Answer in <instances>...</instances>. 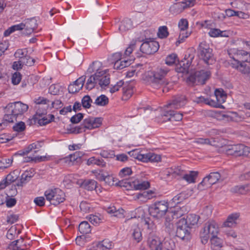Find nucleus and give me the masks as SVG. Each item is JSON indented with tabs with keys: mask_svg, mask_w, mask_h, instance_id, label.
Instances as JSON below:
<instances>
[{
	"mask_svg": "<svg viewBox=\"0 0 250 250\" xmlns=\"http://www.w3.org/2000/svg\"><path fill=\"white\" fill-rule=\"evenodd\" d=\"M28 108V106L21 102L8 104L5 107V114L3 117L4 121L13 123L18 118L21 117Z\"/></svg>",
	"mask_w": 250,
	"mask_h": 250,
	"instance_id": "nucleus-2",
	"label": "nucleus"
},
{
	"mask_svg": "<svg viewBox=\"0 0 250 250\" xmlns=\"http://www.w3.org/2000/svg\"><path fill=\"white\" fill-rule=\"evenodd\" d=\"M187 103L186 97L184 95L175 97L171 102L166 105L167 108L163 115L167 118L166 121H180L182 119L183 114L172 110V109H178L184 106Z\"/></svg>",
	"mask_w": 250,
	"mask_h": 250,
	"instance_id": "nucleus-1",
	"label": "nucleus"
},
{
	"mask_svg": "<svg viewBox=\"0 0 250 250\" xmlns=\"http://www.w3.org/2000/svg\"><path fill=\"white\" fill-rule=\"evenodd\" d=\"M198 53L200 58L207 64L210 65L215 62V60L212 53V49L206 42H202L200 43Z\"/></svg>",
	"mask_w": 250,
	"mask_h": 250,
	"instance_id": "nucleus-7",
	"label": "nucleus"
},
{
	"mask_svg": "<svg viewBox=\"0 0 250 250\" xmlns=\"http://www.w3.org/2000/svg\"><path fill=\"white\" fill-rule=\"evenodd\" d=\"M214 95L218 104H221L226 101L227 94L222 89H216Z\"/></svg>",
	"mask_w": 250,
	"mask_h": 250,
	"instance_id": "nucleus-23",
	"label": "nucleus"
},
{
	"mask_svg": "<svg viewBox=\"0 0 250 250\" xmlns=\"http://www.w3.org/2000/svg\"><path fill=\"white\" fill-rule=\"evenodd\" d=\"M108 103V99L104 95H101L98 97L94 104L99 106H105Z\"/></svg>",
	"mask_w": 250,
	"mask_h": 250,
	"instance_id": "nucleus-37",
	"label": "nucleus"
},
{
	"mask_svg": "<svg viewBox=\"0 0 250 250\" xmlns=\"http://www.w3.org/2000/svg\"><path fill=\"white\" fill-rule=\"evenodd\" d=\"M148 156L150 157L148 161L151 162H158L161 160V157L160 155L154 153L149 152Z\"/></svg>",
	"mask_w": 250,
	"mask_h": 250,
	"instance_id": "nucleus-58",
	"label": "nucleus"
},
{
	"mask_svg": "<svg viewBox=\"0 0 250 250\" xmlns=\"http://www.w3.org/2000/svg\"><path fill=\"white\" fill-rule=\"evenodd\" d=\"M67 130L69 133L72 134H79L85 131V129H84L82 125L80 126L67 129Z\"/></svg>",
	"mask_w": 250,
	"mask_h": 250,
	"instance_id": "nucleus-53",
	"label": "nucleus"
},
{
	"mask_svg": "<svg viewBox=\"0 0 250 250\" xmlns=\"http://www.w3.org/2000/svg\"><path fill=\"white\" fill-rule=\"evenodd\" d=\"M238 55H241V62H250V53L244 50H239Z\"/></svg>",
	"mask_w": 250,
	"mask_h": 250,
	"instance_id": "nucleus-45",
	"label": "nucleus"
},
{
	"mask_svg": "<svg viewBox=\"0 0 250 250\" xmlns=\"http://www.w3.org/2000/svg\"><path fill=\"white\" fill-rule=\"evenodd\" d=\"M240 216V213L236 212L230 214L224 223V226L227 227H232L235 225L236 223V221L239 218Z\"/></svg>",
	"mask_w": 250,
	"mask_h": 250,
	"instance_id": "nucleus-19",
	"label": "nucleus"
},
{
	"mask_svg": "<svg viewBox=\"0 0 250 250\" xmlns=\"http://www.w3.org/2000/svg\"><path fill=\"white\" fill-rule=\"evenodd\" d=\"M99 178L101 181H104L108 185H114V178L112 176H110L107 173H101L99 174Z\"/></svg>",
	"mask_w": 250,
	"mask_h": 250,
	"instance_id": "nucleus-28",
	"label": "nucleus"
},
{
	"mask_svg": "<svg viewBox=\"0 0 250 250\" xmlns=\"http://www.w3.org/2000/svg\"><path fill=\"white\" fill-rule=\"evenodd\" d=\"M244 145L237 144L231 146L233 151V156L235 157L241 156L243 155V149Z\"/></svg>",
	"mask_w": 250,
	"mask_h": 250,
	"instance_id": "nucleus-36",
	"label": "nucleus"
},
{
	"mask_svg": "<svg viewBox=\"0 0 250 250\" xmlns=\"http://www.w3.org/2000/svg\"><path fill=\"white\" fill-rule=\"evenodd\" d=\"M210 75V71L203 70L191 72L187 78L186 82L190 86L204 84Z\"/></svg>",
	"mask_w": 250,
	"mask_h": 250,
	"instance_id": "nucleus-5",
	"label": "nucleus"
},
{
	"mask_svg": "<svg viewBox=\"0 0 250 250\" xmlns=\"http://www.w3.org/2000/svg\"><path fill=\"white\" fill-rule=\"evenodd\" d=\"M44 195L47 201L52 205L57 206L65 200V193L59 188L49 189L47 190Z\"/></svg>",
	"mask_w": 250,
	"mask_h": 250,
	"instance_id": "nucleus-8",
	"label": "nucleus"
},
{
	"mask_svg": "<svg viewBox=\"0 0 250 250\" xmlns=\"http://www.w3.org/2000/svg\"><path fill=\"white\" fill-rule=\"evenodd\" d=\"M177 60V56L175 54H171L167 56L165 60L166 63L169 65H172L175 63Z\"/></svg>",
	"mask_w": 250,
	"mask_h": 250,
	"instance_id": "nucleus-42",
	"label": "nucleus"
},
{
	"mask_svg": "<svg viewBox=\"0 0 250 250\" xmlns=\"http://www.w3.org/2000/svg\"><path fill=\"white\" fill-rule=\"evenodd\" d=\"M200 236L201 243L204 245L207 244L209 238L208 234L206 233H204V231L201 230L200 232Z\"/></svg>",
	"mask_w": 250,
	"mask_h": 250,
	"instance_id": "nucleus-63",
	"label": "nucleus"
},
{
	"mask_svg": "<svg viewBox=\"0 0 250 250\" xmlns=\"http://www.w3.org/2000/svg\"><path fill=\"white\" fill-rule=\"evenodd\" d=\"M133 189L135 190H145L150 187V184L148 181H142L140 182L138 180L134 181L133 184Z\"/></svg>",
	"mask_w": 250,
	"mask_h": 250,
	"instance_id": "nucleus-25",
	"label": "nucleus"
},
{
	"mask_svg": "<svg viewBox=\"0 0 250 250\" xmlns=\"http://www.w3.org/2000/svg\"><path fill=\"white\" fill-rule=\"evenodd\" d=\"M189 34L187 32L180 31L179 35L178 40L176 42V45H179L180 43L183 42L185 39L188 37Z\"/></svg>",
	"mask_w": 250,
	"mask_h": 250,
	"instance_id": "nucleus-59",
	"label": "nucleus"
},
{
	"mask_svg": "<svg viewBox=\"0 0 250 250\" xmlns=\"http://www.w3.org/2000/svg\"><path fill=\"white\" fill-rule=\"evenodd\" d=\"M92 122L93 121H92L91 117L85 119L83 120V124L82 125L83 126L84 129L85 130V129H93Z\"/></svg>",
	"mask_w": 250,
	"mask_h": 250,
	"instance_id": "nucleus-54",
	"label": "nucleus"
},
{
	"mask_svg": "<svg viewBox=\"0 0 250 250\" xmlns=\"http://www.w3.org/2000/svg\"><path fill=\"white\" fill-rule=\"evenodd\" d=\"M202 230L204 231V233L208 234L209 236L211 235L212 236H214L217 235L219 228L217 224L212 221L206 223Z\"/></svg>",
	"mask_w": 250,
	"mask_h": 250,
	"instance_id": "nucleus-12",
	"label": "nucleus"
},
{
	"mask_svg": "<svg viewBox=\"0 0 250 250\" xmlns=\"http://www.w3.org/2000/svg\"><path fill=\"white\" fill-rule=\"evenodd\" d=\"M13 162V158L2 159L0 160V169L9 167Z\"/></svg>",
	"mask_w": 250,
	"mask_h": 250,
	"instance_id": "nucleus-50",
	"label": "nucleus"
},
{
	"mask_svg": "<svg viewBox=\"0 0 250 250\" xmlns=\"http://www.w3.org/2000/svg\"><path fill=\"white\" fill-rule=\"evenodd\" d=\"M133 184H134V181L129 179L122 180L115 184L117 186L126 188L127 190L133 189Z\"/></svg>",
	"mask_w": 250,
	"mask_h": 250,
	"instance_id": "nucleus-29",
	"label": "nucleus"
},
{
	"mask_svg": "<svg viewBox=\"0 0 250 250\" xmlns=\"http://www.w3.org/2000/svg\"><path fill=\"white\" fill-rule=\"evenodd\" d=\"M54 119V116L52 114L45 115L39 119L37 123L41 126L50 123Z\"/></svg>",
	"mask_w": 250,
	"mask_h": 250,
	"instance_id": "nucleus-31",
	"label": "nucleus"
},
{
	"mask_svg": "<svg viewBox=\"0 0 250 250\" xmlns=\"http://www.w3.org/2000/svg\"><path fill=\"white\" fill-rule=\"evenodd\" d=\"M132 236L137 242H139L142 240V233L140 228L137 227L134 229Z\"/></svg>",
	"mask_w": 250,
	"mask_h": 250,
	"instance_id": "nucleus-51",
	"label": "nucleus"
},
{
	"mask_svg": "<svg viewBox=\"0 0 250 250\" xmlns=\"http://www.w3.org/2000/svg\"><path fill=\"white\" fill-rule=\"evenodd\" d=\"M188 23L187 19H182L178 23V27L180 29V31L186 32L188 28Z\"/></svg>",
	"mask_w": 250,
	"mask_h": 250,
	"instance_id": "nucleus-52",
	"label": "nucleus"
},
{
	"mask_svg": "<svg viewBox=\"0 0 250 250\" xmlns=\"http://www.w3.org/2000/svg\"><path fill=\"white\" fill-rule=\"evenodd\" d=\"M22 75L20 72L14 73L12 77V83L14 85L19 84L21 80Z\"/></svg>",
	"mask_w": 250,
	"mask_h": 250,
	"instance_id": "nucleus-56",
	"label": "nucleus"
},
{
	"mask_svg": "<svg viewBox=\"0 0 250 250\" xmlns=\"http://www.w3.org/2000/svg\"><path fill=\"white\" fill-rule=\"evenodd\" d=\"M97 182L94 180L87 179L84 180L81 184V187L88 190H93L97 187Z\"/></svg>",
	"mask_w": 250,
	"mask_h": 250,
	"instance_id": "nucleus-21",
	"label": "nucleus"
},
{
	"mask_svg": "<svg viewBox=\"0 0 250 250\" xmlns=\"http://www.w3.org/2000/svg\"><path fill=\"white\" fill-rule=\"evenodd\" d=\"M8 248L12 250H24L25 246L23 243V239L21 237L20 239L13 241L9 245Z\"/></svg>",
	"mask_w": 250,
	"mask_h": 250,
	"instance_id": "nucleus-18",
	"label": "nucleus"
},
{
	"mask_svg": "<svg viewBox=\"0 0 250 250\" xmlns=\"http://www.w3.org/2000/svg\"><path fill=\"white\" fill-rule=\"evenodd\" d=\"M98 247L101 249L102 250H107L112 248V242L108 240H104L102 242L99 243Z\"/></svg>",
	"mask_w": 250,
	"mask_h": 250,
	"instance_id": "nucleus-40",
	"label": "nucleus"
},
{
	"mask_svg": "<svg viewBox=\"0 0 250 250\" xmlns=\"http://www.w3.org/2000/svg\"><path fill=\"white\" fill-rule=\"evenodd\" d=\"M31 177H32V176L29 175L28 174V172H27V173L25 172V173H23L21 176V178L20 179V181H18L16 183V185L19 187V186H21V187L23 186V184H25L28 181H29L30 180Z\"/></svg>",
	"mask_w": 250,
	"mask_h": 250,
	"instance_id": "nucleus-39",
	"label": "nucleus"
},
{
	"mask_svg": "<svg viewBox=\"0 0 250 250\" xmlns=\"http://www.w3.org/2000/svg\"><path fill=\"white\" fill-rule=\"evenodd\" d=\"M191 228L186 225L185 218L180 219L177 223L176 236L181 239L188 241L191 238Z\"/></svg>",
	"mask_w": 250,
	"mask_h": 250,
	"instance_id": "nucleus-9",
	"label": "nucleus"
},
{
	"mask_svg": "<svg viewBox=\"0 0 250 250\" xmlns=\"http://www.w3.org/2000/svg\"><path fill=\"white\" fill-rule=\"evenodd\" d=\"M233 117L231 116L230 113L225 114L221 113L218 116V119L223 120L226 122H229L233 120Z\"/></svg>",
	"mask_w": 250,
	"mask_h": 250,
	"instance_id": "nucleus-60",
	"label": "nucleus"
},
{
	"mask_svg": "<svg viewBox=\"0 0 250 250\" xmlns=\"http://www.w3.org/2000/svg\"><path fill=\"white\" fill-rule=\"evenodd\" d=\"M159 48L158 42L153 41H145L140 46V51L147 55L152 54L158 51Z\"/></svg>",
	"mask_w": 250,
	"mask_h": 250,
	"instance_id": "nucleus-10",
	"label": "nucleus"
},
{
	"mask_svg": "<svg viewBox=\"0 0 250 250\" xmlns=\"http://www.w3.org/2000/svg\"><path fill=\"white\" fill-rule=\"evenodd\" d=\"M198 174V172L197 171H190L188 174H184L182 178L189 183H194Z\"/></svg>",
	"mask_w": 250,
	"mask_h": 250,
	"instance_id": "nucleus-32",
	"label": "nucleus"
},
{
	"mask_svg": "<svg viewBox=\"0 0 250 250\" xmlns=\"http://www.w3.org/2000/svg\"><path fill=\"white\" fill-rule=\"evenodd\" d=\"M161 245V250H173L175 247L174 241L169 238H165Z\"/></svg>",
	"mask_w": 250,
	"mask_h": 250,
	"instance_id": "nucleus-24",
	"label": "nucleus"
},
{
	"mask_svg": "<svg viewBox=\"0 0 250 250\" xmlns=\"http://www.w3.org/2000/svg\"><path fill=\"white\" fill-rule=\"evenodd\" d=\"M208 177L209 178L211 184L213 185L218 182L221 178V175L218 172H213L210 173Z\"/></svg>",
	"mask_w": 250,
	"mask_h": 250,
	"instance_id": "nucleus-43",
	"label": "nucleus"
},
{
	"mask_svg": "<svg viewBox=\"0 0 250 250\" xmlns=\"http://www.w3.org/2000/svg\"><path fill=\"white\" fill-rule=\"evenodd\" d=\"M85 76H82L79 78H78L77 80H76L75 82H74V83L78 87H79V86H80L81 89L83 86L84 83L85 81Z\"/></svg>",
	"mask_w": 250,
	"mask_h": 250,
	"instance_id": "nucleus-62",
	"label": "nucleus"
},
{
	"mask_svg": "<svg viewBox=\"0 0 250 250\" xmlns=\"http://www.w3.org/2000/svg\"><path fill=\"white\" fill-rule=\"evenodd\" d=\"M49 91L52 95H57L60 91L59 86L55 84H52L49 88Z\"/></svg>",
	"mask_w": 250,
	"mask_h": 250,
	"instance_id": "nucleus-64",
	"label": "nucleus"
},
{
	"mask_svg": "<svg viewBox=\"0 0 250 250\" xmlns=\"http://www.w3.org/2000/svg\"><path fill=\"white\" fill-rule=\"evenodd\" d=\"M20 62H22V65L25 64L27 66H31L34 64L35 60L26 55L23 59H21V60H20Z\"/></svg>",
	"mask_w": 250,
	"mask_h": 250,
	"instance_id": "nucleus-41",
	"label": "nucleus"
},
{
	"mask_svg": "<svg viewBox=\"0 0 250 250\" xmlns=\"http://www.w3.org/2000/svg\"><path fill=\"white\" fill-rule=\"evenodd\" d=\"M87 165L89 166L91 165H96L102 167L105 166V162L103 159H96L94 157L89 158L87 161Z\"/></svg>",
	"mask_w": 250,
	"mask_h": 250,
	"instance_id": "nucleus-34",
	"label": "nucleus"
},
{
	"mask_svg": "<svg viewBox=\"0 0 250 250\" xmlns=\"http://www.w3.org/2000/svg\"><path fill=\"white\" fill-rule=\"evenodd\" d=\"M233 68H235L243 74H248L250 73V64H246L237 60L234 59L233 62L231 63Z\"/></svg>",
	"mask_w": 250,
	"mask_h": 250,
	"instance_id": "nucleus-14",
	"label": "nucleus"
},
{
	"mask_svg": "<svg viewBox=\"0 0 250 250\" xmlns=\"http://www.w3.org/2000/svg\"><path fill=\"white\" fill-rule=\"evenodd\" d=\"M147 243L151 250H161V241L160 238L156 236L155 233H149Z\"/></svg>",
	"mask_w": 250,
	"mask_h": 250,
	"instance_id": "nucleus-11",
	"label": "nucleus"
},
{
	"mask_svg": "<svg viewBox=\"0 0 250 250\" xmlns=\"http://www.w3.org/2000/svg\"><path fill=\"white\" fill-rule=\"evenodd\" d=\"M168 205L167 202L163 200L157 201L151 205L148 208L149 214L152 217L160 219L167 212Z\"/></svg>",
	"mask_w": 250,
	"mask_h": 250,
	"instance_id": "nucleus-6",
	"label": "nucleus"
},
{
	"mask_svg": "<svg viewBox=\"0 0 250 250\" xmlns=\"http://www.w3.org/2000/svg\"><path fill=\"white\" fill-rule=\"evenodd\" d=\"M211 185H212V184H211L209 178L208 176H207L205 177L202 181L198 185V188L200 190H202L205 188L210 187Z\"/></svg>",
	"mask_w": 250,
	"mask_h": 250,
	"instance_id": "nucleus-38",
	"label": "nucleus"
},
{
	"mask_svg": "<svg viewBox=\"0 0 250 250\" xmlns=\"http://www.w3.org/2000/svg\"><path fill=\"white\" fill-rule=\"evenodd\" d=\"M37 22L36 19L34 18L24 20L23 22L24 28L23 34L25 35L31 34L37 27Z\"/></svg>",
	"mask_w": 250,
	"mask_h": 250,
	"instance_id": "nucleus-13",
	"label": "nucleus"
},
{
	"mask_svg": "<svg viewBox=\"0 0 250 250\" xmlns=\"http://www.w3.org/2000/svg\"><path fill=\"white\" fill-rule=\"evenodd\" d=\"M46 114V110H44L42 111H41L39 109H38L36 112V113L33 116L31 120V123H33V122H34V124L37 123V121L39 119H40L41 118H42L44 115H45Z\"/></svg>",
	"mask_w": 250,
	"mask_h": 250,
	"instance_id": "nucleus-49",
	"label": "nucleus"
},
{
	"mask_svg": "<svg viewBox=\"0 0 250 250\" xmlns=\"http://www.w3.org/2000/svg\"><path fill=\"white\" fill-rule=\"evenodd\" d=\"M145 224L147 225V228L148 230V233L152 232L155 233V231L156 230V226L153 223V221H152L149 218L145 219Z\"/></svg>",
	"mask_w": 250,
	"mask_h": 250,
	"instance_id": "nucleus-44",
	"label": "nucleus"
},
{
	"mask_svg": "<svg viewBox=\"0 0 250 250\" xmlns=\"http://www.w3.org/2000/svg\"><path fill=\"white\" fill-rule=\"evenodd\" d=\"M102 63L101 62L98 61H95L92 62V63L89 66L87 69V72L89 73L97 72L103 71L101 69Z\"/></svg>",
	"mask_w": 250,
	"mask_h": 250,
	"instance_id": "nucleus-27",
	"label": "nucleus"
},
{
	"mask_svg": "<svg viewBox=\"0 0 250 250\" xmlns=\"http://www.w3.org/2000/svg\"><path fill=\"white\" fill-rule=\"evenodd\" d=\"M190 64L191 62L188 61H182L176 65V70L179 73H188Z\"/></svg>",
	"mask_w": 250,
	"mask_h": 250,
	"instance_id": "nucleus-17",
	"label": "nucleus"
},
{
	"mask_svg": "<svg viewBox=\"0 0 250 250\" xmlns=\"http://www.w3.org/2000/svg\"><path fill=\"white\" fill-rule=\"evenodd\" d=\"M250 191V185L236 186L231 188V191L241 194H246Z\"/></svg>",
	"mask_w": 250,
	"mask_h": 250,
	"instance_id": "nucleus-22",
	"label": "nucleus"
},
{
	"mask_svg": "<svg viewBox=\"0 0 250 250\" xmlns=\"http://www.w3.org/2000/svg\"><path fill=\"white\" fill-rule=\"evenodd\" d=\"M113 57L118 59L114 64V68L115 69H122L125 67L129 66L131 64V60H123L120 59V53H116L113 55Z\"/></svg>",
	"mask_w": 250,
	"mask_h": 250,
	"instance_id": "nucleus-15",
	"label": "nucleus"
},
{
	"mask_svg": "<svg viewBox=\"0 0 250 250\" xmlns=\"http://www.w3.org/2000/svg\"><path fill=\"white\" fill-rule=\"evenodd\" d=\"M103 71L95 72L88 79L85 88L91 90L95 87L96 84L98 83L102 88H105L110 83V76L107 73V69Z\"/></svg>",
	"mask_w": 250,
	"mask_h": 250,
	"instance_id": "nucleus-3",
	"label": "nucleus"
},
{
	"mask_svg": "<svg viewBox=\"0 0 250 250\" xmlns=\"http://www.w3.org/2000/svg\"><path fill=\"white\" fill-rule=\"evenodd\" d=\"M64 159L66 162L69 161L70 162L72 163V165H79L82 162V160L79 159L78 158V156L76 155L75 153H74L72 154H70L69 157H66Z\"/></svg>",
	"mask_w": 250,
	"mask_h": 250,
	"instance_id": "nucleus-35",
	"label": "nucleus"
},
{
	"mask_svg": "<svg viewBox=\"0 0 250 250\" xmlns=\"http://www.w3.org/2000/svg\"><path fill=\"white\" fill-rule=\"evenodd\" d=\"M13 129L14 131L18 132H22L25 129V123L21 121L20 122L16 124L15 125L13 126Z\"/></svg>",
	"mask_w": 250,
	"mask_h": 250,
	"instance_id": "nucleus-55",
	"label": "nucleus"
},
{
	"mask_svg": "<svg viewBox=\"0 0 250 250\" xmlns=\"http://www.w3.org/2000/svg\"><path fill=\"white\" fill-rule=\"evenodd\" d=\"M132 27V23L130 20L128 19H124L121 23L119 27V29L121 32L126 31Z\"/></svg>",
	"mask_w": 250,
	"mask_h": 250,
	"instance_id": "nucleus-33",
	"label": "nucleus"
},
{
	"mask_svg": "<svg viewBox=\"0 0 250 250\" xmlns=\"http://www.w3.org/2000/svg\"><path fill=\"white\" fill-rule=\"evenodd\" d=\"M157 34L160 38L164 39L167 38L168 35L167 27L166 26H160L159 28Z\"/></svg>",
	"mask_w": 250,
	"mask_h": 250,
	"instance_id": "nucleus-47",
	"label": "nucleus"
},
{
	"mask_svg": "<svg viewBox=\"0 0 250 250\" xmlns=\"http://www.w3.org/2000/svg\"><path fill=\"white\" fill-rule=\"evenodd\" d=\"M196 0H185V1L180 2L174 4L170 7L171 10L178 9L177 12H181L185 8L193 6Z\"/></svg>",
	"mask_w": 250,
	"mask_h": 250,
	"instance_id": "nucleus-16",
	"label": "nucleus"
},
{
	"mask_svg": "<svg viewBox=\"0 0 250 250\" xmlns=\"http://www.w3.org/2000/svg\"><path fill=\"white\" fill-rule=\"evenodd\" d=\"M87 218L93 225H97L102 222V219L99 216L90 214Z\"/></svg>",
	"mask_w": 250,
	"mask_h": 250,
	"instance_id": "nucleus-46",
	"label": "nucleus"
},
{
	"mask_svg": "<svg viewBox=\"0 0 250 250\" xmlns=\"http://www.w3.org/2000/svg\"><path fill=\"white\" fill-rule=\"evenodd\" d=\"M210 241L212 249L216 250L222 247V240L218 237L217 235L211 236Z\"/></svg>",
	"mask_w": 250,
	"mask_h": 250,
	"instance_id": "nucleus-30",
	"label": "nucleus"
},
{
	"mask_svg": "<svg viewBox=\"0 0 250 250\" xmlns=\"http://www.w3.org/2000/svg\"><path fill=\"white\" fill-rule=\"evenodd\" d=\"M136 42V41H132L131 42L129 46L126 49L125 52V56H129L130 54L132 52L133 49L135 47Z\"/></svg>",
	"mask_w": 250,
	"mask_h": 250,
	"instance_id": "nucleus-61",
	"label": "nucleus"
},
{
	"mask_svg": "<svg viewBox=\"0 0 250 250\" xmlns=\"http://www.w3.org/2000/svg\"><path fill=\"white\" fill-rule=\"evenodd\" d=\"M169 69L167 68H157L155 70L148 71L146 75V79L153 86L167 84L168 83L166 81L165 77L167 75Z\"/></svg>",
	"mask_w": 250,
	"mask_h": 250,
	"instance_id": "nucleus-4",
	"label": "nucleus"
},
{
	"mask_svg": "<svg viewBox=\"0 0 250 250\" xmlns=\"http://www.w3.org/2000/svg\"><path fill=\"white\" fill-rule=\"evenodd\" d=\"M92 100L89 95L84 96L82 99V104L84 108H89Z\"/></svg>",
	"mask_w": 250,
	"mask_h": 250,
	"instance_id": "nucleus-48",
	"label": "nucleus"
},
{
	"mask_svg": "<svg viewBox=\"0 0 250 250\" xmlns=\"http://www.w3.org/2000/svg\"><path fill=\"white\" fill-rule=\"evenodd\" d=\"M79 230L82 234H86L90 232L91 226L86 221L81 222L79 226Z\"/></svg>",
	"mask_w": 250,
	"mask_h": 250,
	"instance_id": "nucleus-26",
	"label": "nucleus"
},
{
	"mask_svg": "<svg viewBox=\"0 0 250 250\" xmlns=\"http://www.w3.org/2000/svg\"><path fill=\"white\" fill-rule=\"evenodd\" d=\"M83 118V114L79 113L73 116L70 119V122L72 124L79 123Z\"/></svg>",
	"mask_w": 250,
	"mask_h": 250,
	"instance_id": "nucleus-57",
	"label": "nucleus"
},
{
	"mask_svg": "<svg viewBox=\"0 0 250 250\" xmlns=\"http://www.w3.org/2000/svg\"><path fill=\"white\" fill-rule=\"evenodd\" d=\"M200 217L196 214H188L186 218H185V221L186 222V225L190 227L191 229L193 226L196 225Z\"/></svg>",
	"mask_w": 250,
	"mask_h": 250,
	"instance_id": "nucleus-20",
	"label": "nucleus"
}]
</instances>
